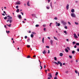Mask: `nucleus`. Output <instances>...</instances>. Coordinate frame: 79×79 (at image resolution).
<instances>
[{"label":"nucleus","mask_w":79,"mask_h":79,"mask_svg":"<svg viewBox=\"0 0 79 79\" xmlns=\"http://www.w3.org/2000/svg\"><path fill=\"white\" fill-rule=\"evenodd\" d=\"M7 17L8 18V20H7V22L8 23V22H9V21L10 23H11V22H12V20L11 19H12V17L10 16V15H8L7 16Z\"/></svg>","instance_id":"1"},{"label":"nucleus","mask_w":79,"mask_h":79,"mask_svg":"<svg viewBox=\"0 0 79 79\" xmlns=\"http://www.w3.org/2000/svg\"><path fill=\"white\" fill-rule=\"evenodd\" d=\"M61 23L62 24H63V26H64L66 24V23L64 21H62Z\"/></svg>","instance_id":"2"},{"label":"nucleus","mask_w":79,"mask_h":79,"mask_svg":"<svg viewBox=\"0 0 79 79\" xmlns=\"http://www.w3.org/2000/svg\"><path fill=\"white\" fill-rule=\"evenodd\" d=\"M57 63L56 62H54V64H57V65H58V64H60L61 63V62H60V61H58Z\"/></svg>","instance_id":"3"},{"label":"nucleus","mask_w":79,"mask_h":79,"mask_svg":"<svg viewBox=\"0 0 79 79\" xmlns=\"http://www.w3.org/2000/svg\"><path fill=\"white\" fill-rule=\"evenodd\" d=\"M71 16L73 18H76V15L74 13H71Z\"/></svg>","instance_id":"4"},{"label":"nucleus","mask_w":79,"mask_h":79,"mask_svg":"<svg viewBox=\"0 0 79 79\" xmlns=\"http://www.w3.org/2000/svg\"><path fill=\"white\" fill-rule=\"evenodd\" d=\"M74 35V37H75V38H76V39H77L78 38V37H77V36L76 35V33H75L73 34Z\"/></svg>","instance_id":"5"},{"label":"nucleus","mask_w":79,"mask_h":79,"mask_svg":"<svg viewBox=\"0 0 79 79\" xmlns=\"http://www.w3.org/2000/svg\"><path fill=\"white\" fill-rule=\"evenodd\" d=\"M16 5H20L21 4V3H20V1H18L17 2H16Z\"/></svg>","instance_id":"6"},{"label":"nucleus","mask_w":79,"mask_h":79,"mask_svg":"<svg viewBox=\"0 0 79 79\" xmlns=\"http://www.w3.org/2000/svg\"><path fill=\"white\" fill-rule=\"evenodd\" d=\"M48 76H49V77H50L51 78H52V74L51 73H49L48 74Z\"/></svg>","instance_id":"7"},{"label":"nucleus","mask_w":79,"mask_h":79,"mask_svg":"<svg viewBox=\"0 0 79 79\" xmlns=\"http://www.w3.org/2000/svg\"><path fill=\"white\" fill-rule=\"evenodd\" d=\"M69 4H68L66 6L67 10H68L69 9Z\"/></svg>","instance_id":"8"},{"label":"nucleus","mask_w":79,"mask_h":79,"mask_svg":"<svg viewBox=\"0 0 79 79\" xmlns=\"http://www.w3.org/2000/svg\"><path fill=\"white\" fill-rule=\"evenodd\" d=\"M27 6H30V4H29V1H28L27 3Z\"/></svg>","instance_id":"9"},{"label":"nucleus","mask_w":79,"mask_h":79,"mask_svg":"<svg viewBox=\"0 0 79 79\" xmlns=\"http://www.w3.org/2000/svg\"><path fill=\"white\" fill-rule=\"evenodd\" d=\"M63 54L62 53H60V56H63Z\"/></svg>","instance_id":"10"},{"label":"nucleus","mask_w":79,"mask_h":79,"mask_svg":"<svg viewBox=\"0 0 79 79\" xmlns=\"http://www.w3.org/2000/svg\"><path fill=\"white\" fill-rule=\"evenodd\" d=\"M71 11L72 13H74V9H72L71 10Z\"/></svg>","instance_id":"11"},{"label":"nucleus","mask_w":79,"mask_h":79,"mask_svg":"<svg viewBox=\"0 0 79 79\" xmlns=\"http://www.w3.org/2000/svg\"><path fill=\"white\" fill-rule=\"evenodd\" d=\"M53 37H54V39H55V40H56L58 41V39H57V38L55 36H54Z\"/></svg>","instance_id":"12"},{"label":"nucleus","mask_w":79,"mask_h":79,"mask_svg":"<svg viewBox=\"0 0 79 79\" xmlns=\"http://www.w3.org/2000/svg\"><path fill=\"white\" fill-rule=\"evenodd\" d=\"M19 9H18L16 10V12H17V13H19Z\"/></svg>","instance_id":"13"},{"label":"nucleus","mask_w":79,"mask_h":79,"mask_svg":"<svg viewBox=\"0 0 79 79\" xmlns=\"http://www.w3.org/2000/svg\"><path fill=\"white\" fill-rule=\"evenodd\" d=\"M50 41L51 44H52H52H53V40H50Z\"/></svg>","instance_id":"14"},{"label":"nucleus","mask_w":79,"mask_h":79,"mask_svg":"<svg viewBox=\"0 0 79 79\" xmlns=\"http://www.w3.org/2000/svg\"><path fill=\"white\" fill-rule=\"evenodd\" d=\"M65 52H67V53H68V52H69V51H68V49H66V48H65Z\"/></svg>","instance_id":"15"},{"label":"nucleus","mask_w":79,"mask_h":79,"mask_svg":"<svg viewBox=\"0 0 79 79\" xmlns=\"http://www.w3.org/2000/svg\"><path fill=\"white\" fill-rule=\"evenodd\" d=\"M18 17L19 19H21V15H19L18 16Z\"/></svg>","instance_id":"16"},{"label":"nucleus","mask_w":79,"mask_h":79,"mask_svg":"<svg viewBox=\"0 0 79 79\" xmlns=\"http://www.w3.org/2000/svg\"><path fill=\"white\" fill-rule=\"evenodd\" d=\"M50 6L51 8H52V2H51L50 3Z\"/></svg>","instance_id":"17"},{"label":"nucleus","mask_w":79,"mask_h":79,"mask_svg":"<svg viewBox=\"0 0 79 79\" xmlns=\"http://www.w3.org/2000/svg\"><path fill=\"white\" fill-rule=\"evenodd\" d=\"M6 25L8 26L9 27H11V24H10L8 25V24H6Z\"/></svg>","instance_id":"18"},{"label":"nucleus","mask_w":79,"mask_h":79,"mask_svg":"<svg viewBox=\"0 0 79 79\" xmlns=\"http://www.w3.org/2000/svg\"><path fill=\"white\" fill-rule=\"evenodd\" d=\"M31 15L32 16H33V17H35V15L34 14H32Z\"/></svg>","instance_id":"19"},{"label":"nucleus","mask_w":79,"mask_h":79,"mask_svg":"<svg viewBox=\"0 0 79 79\" xmlns=\"http://www.w3.org/2000/svg\"><path fill=\"white\" fill-rule=\"evenodd\" d=\"M31 37L32 38L34 37V35L33 34H31Z\"/></svg>","instance_id":"20"},{"label":"nucleus","mask_w":79,"mask_h":79,"mask_svg":"<svg viewBox=\"0 0 79 79\" xmlns=\"http://www.w3.org/2000/svg\"><path fill=\"white\" fill-rule=\"evenodd\" d=\"M72 54H74V53H75V51H73L72 52Z\"/></svg>","instance_id":"21"},{"label":"nucleus","mask_w":79,"mask_h":79,"mask_svg":"<svg viewBox=\"0 0 79 79\" xmlns=\"http://www.w3.org/2000/svg\"><path fill=\"white\" fill-rule=\"evenodd\" d=\"M54 60H55V61H56V60H57V58H56L55 57L54 58Z\"/></svg>","instance_id":"22"},{"label":"nucleus","mask_w":79,"mask_h":79,"mask_svg":"<svg viewBox=\"0 0 79 79\" xmlns=\"http://www.w3.org/2000/svg\"><path fill=\"white\" fill-rule=\"evenodd\" d=\"M44 37H43V39H42V42H43V43H44Z\"/></svg>","instance_id":"23"},{"label":"nucleus","mask_w":79,"mask_h":79,"mask_svg":"<svg viewBox=\"0 0 79 79\" xmlns=\"http://www.w3.org/2000/svg\"><path fill=\"white\" fill-rule=\"evenodd\" d=\"M58 72H56V74H55V76H56L58 75Z\"/></svg>","instance_id":"24"},{"label":"nucleus","mask_w":79,"mask_h":79,"mask_svg":"<svg viewBox=\"0 0 79 79\" xmlns=\"http://www.w3.org/2000/svg\"><path fill=\"white\" fill-rule=\"evenodd\" d=\"M46 8H47L48 10H49L50 9V6H47Z\"/></svg>","instance_id":"25"},{"label":"nucleus","mask_w":79,"mask_h":79,"mask_svg":"<svg viewBox=\"0 0 79 79\" xmlns=\"http://www.w3.org/2000/svg\"><path fill=\"white\" fill-rule=\"evenodd\" d=\"M67 48L68 49V50H70V48H69L68 47H67Z\"/></svg>","instance_id":"26"},{"label":"nucleus","mask_w":79,"mask_h":79,"mask_svg":"<svg viewBox=\"0 0 79 79\" xmlns=\"http://www.w3.org/2000/svg\"><path fill=\"white\" fill-rule=\"evenodd\" d=\"M43 54H45V50H44V51L43 52Z\"/></svg>","instance_id":"27"},{"label":"nucleus","mask_w":79,"mask_h":79,"mask_svg":"<svg viewBox=\"0 0 79 79\" xmlns=\"http://www.w3.org/2000/svg\"><path fill=\"white\" fill-rule=\"evenodd\" d=\"M64 28L65 29H68V27H67V26H64Z\"/></svg>","instance_id":"28"},{"label":"nucleus","mask_w":79,"mask_h":79,"mask_svg":"<svg viewBox=\"0 0 79 79\" xmlns=\"http://www.w3.org/2000/svg\"><path fill=\"white\" fill-rule=\"evenodd\" d=\"M62 65H63V64H62V63H60V66L61 67V66H62Z\"/></svg>","instance_id":"29"},{"label":"nucleus","mask_w":79,"mask_h":79,"mask_svg":"<svg viewBox=\"0 0 79 79\" xmlns=\"http://www.w3.org/2000/svg\"><path fill=\"white\" fill-rule=\"evenodd\" d=\"M56 26H60V23H57V25Z\"/></svg>","instance_id":"30"},{"label":"nucleus","mask_w":79,"mask_h":79,"mask_svg":"<svg viewBox=\"0 0 79 79\" xmlns=\"http://www.w3.org/2000/svg\"><path fill=\"white\" fill-rule=\"evenodd\" d=\"M76 45H77L78 46H79V43H77L76 44Z\"/></svg>","instance_id":"31"},{"label":"nucleus","mask_w":79,"mask_h":79,"mask_svg":"<svg viewBox=\"0 0 79 79\" xmlns=\"http://www.w3.org/2000/svg\"><path fill=\"white\" fill-rule=\"evenodd\" d=\"M76 44V42L75 41H73V45H74Z\"/></svg>","instance_id":"32"},{"label":"nucleus","mask_w":79,"mask_h":79,"mask_svg":"<svg viewBox=\"0 0 79 79\" xmlns=\"http://www.w3.org/2000/svg\"><path fill=\"white\" fill-rule=\"evenodd\" d=\"M27 58H30V56H27Z\"/></svg>","instance_id":"33"},{"label":"nucleus","mask_w":79,"mask_h":79,"mask_svg":"<svg viewBox=\"0 0 79 79\" xmlns=\"http://www.w3.org/2000/svg\"><path fill=\"white\" fill-rule=\"evenodd\" d=\"M6 33H7L8 34H9V33H10V31H6Z\"/></svg>","instance_id":"34"},{"label":"nucleus","mask_w":79,"mask_h":79,"mask_svg":"<svg viewBox=\"0 0 79 79\" xmlns=\"http://www.w3.org/2000/svg\"><path fill=\"white\" fill-rule=\"evenodd\" d=\"M75 73H76V74H77V73H78V72H77V71L75 70Z\"/></svg>","instance_id":"35"},{"label":"nucleus","mask_w":79,"mask_h":79,"mask_svg":"<svg viewBox=\"0 0 79 79\" xmlns=\"http://www.w3.org/2000/svg\"><path fill=\"white\" fill-rule=\"evenodd\" d=\"M46 48H50V47H49V46H46Z\"/></svg>","instance_id":"36"},{"label":"nucleus","mask_w":79,"mask_h":79,"mask_svg":"<svg viewBox=\"0 0 79 79\" xmlns=\"http://www.w3.org/2000/svg\"><path fill=\"white\" fill-rule=\"evenodd\" d=\"M39 25L38 24H37L35 25V27H39Z\"/></svg>","instance_id":"37"},{"label":"nucleus","mask_w":79,"mask_h":79,"mask_svg":"<svg viewBox=\"0 0 79 79\" xmlns=\"http://www.w3.org/2000/svg\"><path fill=\"white\" fill-rule=\"evenodd\" d=\"M27 47L28 48H29V47H30L31 46H30V45H27Z\"/></svg>","instance_id":"38"},{"label":"nucleus","mask_w":79,"mask_h":79,"mask_svg":"<svg viewBox=\"0 0 79 79\" xmlns=\"http://www.w3.org/2000/svg\"><path fill=\"white\" fill-rule=\"evenodd\" d=\"M64 33H65V34H67V33L66 32V31H64Z\"/></svg>","instance_id":"39"},{"label":"nucleus","mask_w":79,"mask_h":79,"mask_svg":"<svg viewBox=\"0 0 79 79\" xmlns=\"http://www.w3.org/2000/svg\"><path fill=\"white\" fill-rule=\"evenodd\" d=\"M65 73L66 74H68V71H65Z\"/></svg>","instance_id":"40"},{"label":"nucleus","mask_w":79,"mask_h":79,"mask_svg":"<svg viewBox=\"0 0 79 79\" xmlns=\"http://www.w3.org/2000/svg\"><path fill=\"white\" fill-rule=\"evenodd\" d=\"M69 57L70 58H71H71H72V56H69Z\"/></svg>","instance_id":"41"},{"label":"nucleus","mask_w":79,"mask_h":79,"mask_svg":"<svg viewBox=\"0 0 79 79\" xmlns=\"http://www.w3.org/2000/svg\"><path fill=\"white\" fill-rule=\"evenodd\" d=\"M57 76H56L55 77H54V79H57Z\"/></svg>","instance_id":"42"},{"label":"nucleus","mask_w":79,"mask_h":79,"mask_svg":"<svg viewBox=\"0 0 79 79\" xmlns=\"http://www.w3.org/2000/svg\"><path fill=\"white\" fill-rule=\"evenodd\" d=\"M4 18V19H7V17H5Z\"/></svg>","instance_id":"43"},{"label":"nucleus","mask_w":79,"mask_h":79,"mask_svg":"<svg viewBox=\"0 0 79 79\" xmlns=\"http://www.w3.org/2000/svg\"><path fill=\"white\" fill-rule=\"evenodd\" d=\"M52 23H50V24H49V26H50V27H51V25H52Z\"/></svg>","instance_id":"44"},{"label":"nucleus","mask_w":79,"mask_h":79,"mask_svg":"<svg viewBox=\"0 0 79 79\" xmlns=\"http://www.w3.org/2000/svg\"><path fill=\"white\" fill-rule=\"evenodd\" d=\"M40 67H41V68H40V70H41V69H42V66L41 65L40 66Z\"/></svg>","instance_id":"45"},{"label":"nucleus","mask_w":79,"mask_h":79,"mask_svg":"<svg viewBox=\"0 0 79 79\" xmlns=\"http://www.w3.org/2000/svg\"><path fill=\"white\" fill-rule=\"evenodd\" d=\"M30 40V39L29 38L28 39V40H27V42H29V41Z\"/></svg>","instance_id":"46"},{"label":"nucleus","mask_w":79,"mask_h":79,"mask_svg":"<svg viewBox=\"0 0 79 79\" xmlns=\"http://www.w3.org/2000/svg\"><path fill=\"white\" fill-rule=\"evenodd\" d=\"M68 23L69 24V25H71V23L69 22H68Z\"/></svg>","instance_id":"47"},{"label":"nucleus","mask_w":79,"mask_h":79,"mask_svg":"<svg viewBox=\"0 0 79 79\" xmlns=\"http://www.w3.org/2000/svg\"><path fill=\"white\" fill-rule=\"evenodd\" d=\"M75 24H76V25H78V23H77L75 22Z\"/></svg>","instance_id":"48"},{"label":"nucleus","mask_w":79,"mask_h":79,"mask_svg":"<svg viewBox=\"0 0 79 79\" xmlns=\"http://www.w3.org/2000/svg\"><path fill=\"white\" fill-rule=\"evenodd\" d=\"M18 6H16V8H17V9H18Z\"/></svg>","instance_id":"49"},{"label":"nucleus","mask_w":79,"mask_h":79,"mask_svg":"<svg viewBox=\"0 0 79 79\" xmlns=\"http://www.w3.org/2000/svg\"><path fill=\"white\" fill-rule=\"evenodd\" d=\"M27 36H25V39H27Z\"/></svg>","instance_id":"50"},{"label":"nucleus","mask_w":79,"mask_h":79,"mask_svg":"<svg viewBox=\"0 0 79 79\" xmlns=\"http://www.w3.org/2000/svg\"><path fill=\"white\" fill-rule=\"evenodd\" d=\"M74 48H77V46H76V45H75L74 46Z\"/></svg>","instance_id":"51"},{"label":"nucleus","mask_w":79,"mask_h":79,"mask_svg":"<svg viewBox=\"0 0 79 79\" xmlns=\"http://www.w3.org/2000/svg\"><path fill=\"white\" fill-rule=\"evenodd\" d=\"M77 52H79V48H78L77 49Z\"/></svg>","instance_id":"52"},{"label":"nucleus","mask_w":79,"mask_h":79,"mask_svg":"<svg viewBox=\"0 0 79 79\" xmlns=\"http://www.w3.org/2000/svg\"><path fill=\"white\" fill-rule=\"evenodd\" d=\"M54 19L56 20V19H57V17H55L54 18Z\"/></svg>","instance_id":"53"},{"label":"nucleus","mask_w":79,"mask_h":79,"mask_svg":"<svg viewBox=\"0 0 79 79\" xmlns=\"http://www.w3.org/2000/svg\"><path fill=\"white\" fill-rule=\"evenodd\" d=\"M22 14V15H24V13H23V12H20Z\"/></svg>","instance_id":"54"},{"label":"nucleus","mask_w":79,"mask_h":79,"mask_svg":"<svg viewBox=\"0 0 79 79\" xmlns=\"http://www.w3.org/2000/svg\"><path fill=\"white\" fill-rule=\"evenodd\" d=\"M44 31H46V28H44Z\"/></svg>","instance_id":"55"},{"label":"nucleus","mask_w":79,"mask_h":79,"mask_svg":"<svg viewBox=\"0 0 79 79\" xmlns=\"http://www.w3.org/2000/svg\"><path fill=\"white\" fill-rule=\"evenodd\" d=\"M66 41H67V42H69V39H66Z\"/></svg>","instance_id":"56"},{"label":"nucleus","mask_w":79,"mask_h":79,"mask_svg":"<svg viewBox=\"0 0 79 79\" xmlns=\"http://www.w3.org/2000/svg\"><path fill=\"white\" fill-rule=\"evenodd\" d=\"M3 13L5 14V15H6V12H5V11H3Z\"/></svg>","instance_id":"57"},{"label":"nucleus","mask_w":79,"mask_h":79,"mask_svg":"<svg viewBox=\"0 0 79 79\" xmlns=\"http://www.w3.org/2000/svg\"><path fill=\"white\" fill-rule=\"evenodd\" d=\"M48 53H50V50H48Z\"/></svg>","instance_id":"58"},{"label":"nucleus","mask_w":79,"mask_h":79,"mask_svg":"<svg viewBox=\"0 0 79 79\" xmlns=\"http://www.w3.org/2000/svg\"><path fill=\"white\" fill-rule=\"evenodd\" d=\"M44 69H45V68H46V66H45V65H44Z\"/></svg>","instance_id":"59"},{"label":"nucleus","mask_w":79,"mask_h":79,"mask_svg":"<svg viewBox=\"0 0 79 79\" xmlns=\"http://www.w3.org/2000/svg\"><path fill=\"white\" fill-rule=\"evenodd\" d=\"M32 34H35V33H34V32H32Z\"/></svg>","instance_id":"60"},{"label":"nucleus","mask_w":79,"mask_h":79,"mask_svg":"<svg viewBox=\"0 0 79 79\" xmlns=\"http://www.w3.org/2000/svg\"><path fill=\"white\" fill-rule=\"evenodd\" d=\"M2 15H3V16H5V14H4V13L2 14Z\"/></svg>","instance_id":"61"},{"label":"nucleus","mask_w":79,"mask_h":79,"mask_svg":"<svg viewBox=\"0 0 79 79\" xmlns=\"http://www.w3.org/2000/svg\"><path fill=\"white\" fill-rule=\"evenodd\" d=\"M48 39L49 40H50V37H48Z\"/></svg>","instance_id":"62"},{"label":"nucleus","mask_w":79,"mask_h":79,"mask_svg":"<svg viewBox=\"0 0 79 79\" xmlns=\"http://www.w3.org/2000/svg\"><path fill=\"white\" fill-rule=\"evenodd\" d=\"M43 27H45V26H46V25H43Z\"/></svg>","instance_id":"63"},{"label":"nucleus","mask_w":79,"mask_h":79,"mask_svg":"<svg viewBox=\"0 0 79 79\" xmlns=\"http://www.w3.org/2000/svg\"><path fill=\"white\" fill-rule=\"evenodd\" d=\"M48 79H51V78H50V77H48Z\"/></svg>","instance_id":"64"}]
</instances>
